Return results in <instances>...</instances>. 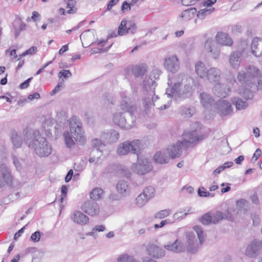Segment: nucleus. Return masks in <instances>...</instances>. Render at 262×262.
Masks as SVG:
<instances>
[{
	"mask_svg": "<svg viewBox=\"0 0 262 262\" xmlns=\"http://www.w3.org/2000/svg\"><path fill=\"white\" fill-rule=\"evenodd\" d=\"M262 252V241L254 239L247 247L245 251L246 256L256 258Z\"/></svg>",
	"mask_w": 262,
	"mask_h": 262,
	"instance_id": "11",
	"label": "nucleus"
},
{
	"mask_svg": "<svg viewBox=\"0 0 262 262\" xmlns=\"http://www.w3.org/2000/svg\"><path fill=\"white\" fill-rule=\"evenodd\" d=\"M214 94L219 97H226L230 91V89L225 84L217 82L213 88Z\"/></svg>",
	"mask_w": 262,
	"mask_h": 262,
	"instance_id": "25",
	"label": "nucleus"
},
{
	"mask_svg": "<svg viewBox=\"0 0 262 262\" xmlns=\"http://www.w3.org/2000/svg\"><path fill=\"white\" fill-rule=\"evenodd\" d=\"M123 112L117 111L113 114L112 120L118 127L125 129L132 128L134 125L135 119L133 117L136 108L126 96L123 97L119 105Z\"/></svg>",
	"mask_w": 262,
	"mask_h": 262,
	"instance_id": "1",
	"label": "nucleus"
},
{
	"mask_svg": "<svg viewBox=\"0 0 262 262\" xmlns=\"http://www.w3.org/2000/svg\"><path fill=\"white\" fill-rule=\"evenodd\" d=\"M12 159L14 166L17 170L20 168V164L18 159L14 155H12Z\"/></svg>",
	"mask_w": 262,
	"mask_h": 262,
	"instance_id": "58",
	"label": "nucleus"
},
{
	"mask_svg": "<svg viewBox=\"0 0 262 262\" xmlns=\"http://www.w3.org/2000/svg\"><path fill=\"white\" fill-rule=\"evenodd\" d=\"M147 71V66L145 64L137 65L133 68L132 72L136 77L143 76Z\"/></svg>",
	"mask_w": 262,
	"mask_h": 262,
	"instance_id": "36",
	"label": "nucleus"
},
{
	"mask_svg": "<svg viewBox=\"0 0 262 262\" xmlns=\"http://www.w3.org/2000/svg\"><path fill=\"white\" fill-rule=\"evenodd\" d=\"M242 53L239 51H235L231 54L229 62L231 67L237 69L240 66Z\"/></svg>",
	"mask_w": 262,
	"mask_h": 262,
	"instance_id": "27",
	"label": "nucleus"
},
{
	"mask_svg": "<svg viewBox=\"0 0 262 262\" xmlns=\"http://www.w3.org/2000/svg\"><path fill=\"white\" fill-rule=\"evenodd\" d=\"M233 164L232 162H227L224 163L223 164L219 166L216 169H215L213 173L214 175L218 174L221 172L223 170L227 168H229L231 167Z\"/></svg>",
	"mask_w": 262,
	"mask_h": 262,
	"instance_id": "45",
	"label": "nucleus"
},
{
	"mask_svg": "<svg viewBox=\"0 0 262 262\" xmlns=\"http://www.w3.org/2000/svg\"><path fill=\"white\" fill-rule=\"evenodd\" d=\"M215 11L214 7H210L209 8H205L196 11V17L201 20H204L207 16L211 15Z\"/></svg>",
	"mask_w": 262,
	"mask_h": 262,
	"instance_id": "34",
	"label": "nucleus"
},
{
	"mask_svg": "<svg viewBox=\"0 0 262 262\" xmlns=\"http://www.w3.org/2000/svg\"><path fill=\"white\" fill-rule=\"evenodd\" d=\"M67 8L70 9L67 11L69 14H72L76 12V9L75 8L76 1L75 0H66Z\"/></svg>",
	"mask_w": 262,
	"mask_h": 262,
	"instance_id": "47",
	"label": "nucleus"
},
{
	"mask_svg": "<svg viewBox=\"0 0 262 262\" xmlns=\"http://www.w3.org/2000/svg\"><path fill=\"white\" fill-rule=\"evenodd\" d=\"M221 72L217 68L212 67L208 70L206 79L208 80L210 82L215 84L219 82L221 79Z\"/></svg>",
	"mask_w": 262,
	"mask_h": 262,
	"instance_id": "21",
	"label": "nucleus"
},
{
	"mask_svg": "<svg viewBox=\"0 0 262 262\" xmlns=\"http://www.w3.org/2000/svg\"><path fill=\"white\" fill-rule=\"evenodd\" d=\"M200 98L201 104L205 107H207L211 105L214 101L212 97L206 93H202L200 94Z\"/></svg>",
	"mask_w": 262,
	"mask_h": 262,
	"instance_id": "35",
	"label": "nucleus"
},
{
	"mask_svg": "<svg viewBox=\"0 0 262 262\" xmlns=\"http://www.w3.org/2000/svg\"><path fill=\"white\" fill-rule=\"evenodd\" d=\"M198 194L201 197H207L209 195V191L202 187L199 189Z\"/></svg>",
	"mask_w": 262,
	"mask_h": 262,
	"instance_id": "56",
	"label": "nucleus"
},
{
	"mask_svg": "<svg viewBox=\"0 0 262 262\" xmlns=\"http://www.w3.org/2000/svg\"><path fill=\"white\" fill-rule=\"evenodd\" d=\"M81 208L84 212L91 216H97L100 212V207L98 204L92 201L84 202Z\"/></svg>",
	"mask_w": 262,
	"mask_h": 262,
	"instance_id": "13",
	"label": "nucleus"
},
{
	"mask_svg": "<svg viewBox=\"0 0 262 262\" xmlns=\"http://www.w3.org/2000/svg\"><path fill=\"white\" fill-rule=\"evenodd\" d=\"M101 138L110 143L116 142L119 138V133L115 130H111L107 133H102Z\"/></svg>",
	"mask_w": 262,
	"mask_h": 262,
	"instance_id": "30",
	"label": "nucleus"
},
{
	"mask_svg": "<svg viewBox=\"0 0 262 262\" xmlns=\"http://www.w3.org/2000/svg\"><path fill=\"white\" fill-rule=\"evenodd\" d=\"M40 238V233L39 231H36L31 236V240L34 243L38 242Z\"/></svg>",
	"mask_w": 262,
	"mask_h": 262,
	"instance_id": "53",
	"label": "nucleus"
},
{
	"mask_svg": "<svg viewBox=\"0 0 262 262\" xmlns=\"http://www.w3.org/2000/svg\"><path fill=\"white\" fill-rule=\"evenodd\" d=\"M164 248L168 251L174 253H180L183 252L185 247L182 242L176 239L173 243L165 245Z\"/></svg>",
	"mask_w": 262,
	"mask_h": 262,
	"instance_id": "26",
	"label": "nucleus"
},
{
	"mask_svg": "<svg viewBox=\"0 0 262 262\" xmlns=\"http://www.w3.org/2000/svg\"><path fill=\"white\" fill-rule=\"evenodd\" d=\"M104 195V190L98 187L94 188L90 192V197L91 199L94 201H99L102 199Z\"/></svg>",
	"mask_w": 262,
	"mask_h": 262,
	"instance_id": "33",
	"label": "nucleus"
},
{
	"mask_svg": "<svg viewBox=\"0 0 262 262\" xmlns=\"http://www.w3.org/2000/svg\"><path fill=\"white\" fill-rule=\"evenodd\" d=\"M118 262H138L132 256L128 254H122L117 258Z\"/></svg>",
	"mask_w": 262,
	"mask_h": 262,
	"instance_id": "44",
	"label": "nucleus"
},
{
	"mask_svg": "<svg viewBox=\"0 0 262 262\" xmlns=\"http://www.w3.org/2000/svg\"><path fill=\"white\" fill-rule=\"evenodd\" d=\"M193 230L198 235V237L199 239V244L202 245L205 238V235L203 229L199 226H195L193 227Z\"/></svg>",
	"mask_w": 262,
	"mask_h": 262,
	"instance_id": "42",
	"label": "nucleus"
},
{
	"mask_svg": "<svg viewBox=\"0 0 262 262\" xmlns=\"http://www.w3.org/2000/svg\"><path fill=\"white\" fill-rule=\"evenodd\" d=\"M171 213L169 209L160 210L155 214V217L158 219H162L168 216Z\"/></svg>",
	"mask_w": 262,
	"mask_h": 262,
	"instance_id": "46",
	"label": "nucleus"
},
{
	"mask_svg": "<svg viewBox=\"0 0 262 262\" xmlns=\"http://www.w3.org/2000/svg\"><path fill=\"white\" fill-rule=\"evenodd\" d=\"M215 39L216 42L222 46H231L233 44L231 38L225 33H217L216 35Z\"/></svg>",
	"mask_w": 262,
	"mask_h": 262,
	"instance_id": "24",
	"label": "nucleus"
},
{
	"mask_svg": "<svg viewBox=\"0 0 262 262\" xmlns=\"http://www.w3.org/2000/svg\"><path fill=\"white\" fill-rule=\"evenodd\" d=\"M232 103L235 105L236 108L238 110L245 109L248 106L247 102L240 98H234L232 99Z\"/></svg>",
	"mask_w": 262,
	"mask_h": 262,
	"instance_id": "39",
	"label": "nucleus"
},
{
	"mask_svg": "<svg viewBox=\"0 0 262 262\" xmlns=\"http://www.w3.org/2000/svg\"><path fill=\"white\" fill-rule=\"evenodd\" d=\"M240 93H241V95H243V97L247 100L250 99L252 98L253 95L251 91L248 89H245L242 94L241 92Z\"/></svg>",
	"mask_w": 262,
	"mask_h": 262,
	"instance_id": "55",
	"label": "nucleus"
},
{
	"mask_svg": "<svg viewBox=\"0 0 262 262\" xmlns=\"http://www.w3.org/2000/svg\"><path fill=\"white\" fill-rule=\"evenodd\" d=\"M258 75L259 70L254 66H249L245 69V71L238 73L237 79L243 85L250 86L254 84Z\"/></svg>",
	"mask_w": 262,
	"mask_h": 262,
	"instance_id": "6",
	"label": "nucleus"
},
{
	"mask_svg": "<svg viewBox=\"0 0 262 262\" xmlns=\"http://www.w3.org/2000/svg\"><path fill=\"white\" fill-rule=\"evenodd\" d=\"M131 170L140 176L145 175L149 172L152 168V165L147 159L138 156L137 163L131 166Z\"/></svg>",
	"mask_w": 262,
	"mask_h": 262,
	"instance_id": "9",
	"label": "nucleus"
},
{
	"mask_svg": "<svg viewBox=\"0 0 262 262\" xmlns=\"http://www.w3.org/2000/svg\"><path fill=\"white\" fill-rule=\"evenodd\" d=\"M261 151L259 148H257L253 154L251 160L252 161H255L257 159L261 156Z\"/></svg>",
	"mask_w": 262,
	"mask_h": 262,
	"instance_id": "57",
	"label": "nucleus"
},
{
	"mask_svg": "<svg viewBox=\"0 0 262 262\" xmlns=\"http://www.w3.org/2000/svg\"><path fill=\"white\" fill-rule=\"evenodd\" d=\"M167 151L166 150H163L157 152L154 157V160L156 163L160 164H165L169 162L170 157L167 156Z\"/></svg>",
	"mask_w": 262,
	"mask_h": 262,
	"instance_id": "29",
	"label": "nucleus"
},
{
	"mask_svg": "<svg viewBox=\"0 0 262 262\" xmlns=\"http://www.w3.org/2000/svg\"><path fill=\"white\" fill-rule=\"evenodd\" d=\"M183 77L182 75L179 74L168 79V88L166 90L168 97L177 100L184 99L191 96L192 90L190 84H185L183 88L181 86Z\"/></svg>",
	"mask_w": 262,
	"mask_h": 262,
	"instance_id": "2",
	"label": "nucleus"
},
{
	"mask_svg": "<svg viewBox=\"0 0 262 262\" xmlns=\"http://www.w3.org/2000/svg\"><path fill=\"white\" fill-rule=\"evenodd\" d=\"M70 133L66 132L63 134L65 143L68 147H72L75 144L74 140L79 144H83L86 141L84 132L82 129V123L79 120L75 117L71 118L69 121Z\"/></svg>",
	"mask_w": 262,
	"mask_h": 262,
	"instance_id": "4",
	"label": "nucleus"
},
{
	"mask_svg": "<svg viewBox=\"0 0 262 262\" xmlns=\"http://www.w3.org/2000/svg\"><path fill=\"white\" fill-rule=\"evenodd\" d=\"M200 138L196 130L184 132L181 140H179L176 143L169 145L166 149L167 154L171 159H176L181 156L182 149H187L191 146Z\"/></svg>",
	"mask_w": 262,
	"mask_h": 262,
	"instance_id": "3",
	"label": "nucleus"
},
{
	"mask_svg": "<svg viewBox=\"0 0 262 262\" xmlns=\"http://www.w3.org/2000/svg\"><path fill=\"white\" fill-rule=\"evenodd\" d=\"M208 70L205 63L202 61L197 62L195 64V72L200 78H206Z\"/></svg>",
	"mask_w": 262,
	"mask_h": 262,
	"instance_id": "31",
	"label": "nucleus"
},
{
	"mask_svg": "<svg viewBox=\"0 0 262 262\" xmlns=\"http://www.w3.org/2000/svg\"><path fill=\"white\" fill-rule=\"evenodd\" d=\"M156 83L151 79H148L144 84L146 94L143 98L144 104L146 108L155 106V102L159 99V97L155 95V90Z\"/></svg>",
	"mask_w": 262,
	"mask_h": 262,
	"instance_id": "8",
	"label": "nucleus"
},
{
	"mask_svg": "<svg viewBox=\"0 0 262 262\" xmlns=\"http://www.w3.org/2000/svg\"><path fill=\"white\" fill-rule=\"evenodd\" d=\"M118 2L119 0H111L107 5V10H110Z\"/></svg>",
	"mask_w": 262,
	"mask_h": 262,
	"instance_id": "64",
	"label": "nucleus"
},
{
	"mask_svg": "<svg viewBox=\"0 0 262 262\" xmlns=\"http://www.w3.org/2000/svg\"><path fill=\"white\" fill-rule=\"evenodd\" d=\"M141 193L149 201L155 196L156 191L154 187L148 186L144 188Z\"/></svg>",
	"mask_w": 262,
	"mask_h": 262,
	"instance_id": "38",
	"label": "nucleus"
},
{
	"mask_svg": "<svg viewBox=\"0 0 262 262\" xmlns=\"http://www.w3.org/2000/svg\"><path fill=\"white\" fill-rule=\"evenodd\" d=\"M216 2V0H203L202 4L203 6L207 8L212 7V6Z\"/></svg>",
	"mask_w": 262,
	"mask_h": 262,
	"instance_id": "54",
	"label": "nucleus"
},
{
	"mask_svg": "<svg viewBox=\"0 0 262 262\" xmlns=\"http://www.w3.org/2000/svg\"><path fill=\"white\" fill-rule=\"evenodd\" d=\"M130 9V4L127 3L126 2H124L121 6V11L123 12L128 11Z\"/></svg>",
	"mask_w": 262,
	"mask_h": 262,
	"instance_id": "61",
	"label": "nucleus"
},
{
	"mask_svg": "<svg viewBox=\"0 0 262 262\" xmlns=\"http://www.w3.org/2000/svg\"><path fill=\"white\" fill-rule=\"evenodd\" d=\"M136 30V26L135 23L123 19L121 21L119 27L118 34L119 35H124L127 33L134 34Z\"/></svg>",
	"mask_w": 262,
	"mask_h": 262,
	"instance_id": "16",
	"label": "nucleus"
},
{
	"mask_svg": "<svg viewBox=\"0 0 262 262\" xmlns=\"http://www.w3.org/2000/svg\"><path fill=\"white\" fill-rule=\"evenodd\" d=\"M37 51V47L35 46H33L31 47L28 50H27L24 52H23L21 54L19 55V58L21 57L25 56L27 55H32L34 54ZM20 58H18V60H19Z\"/></svg>",
	"mask_w": 262,
	"mask_h": 262,
	"instance_id": "51",
	"label": "nucleus"
},
{
	"mask_svg": "<svg viewBox=\"0 0 262 262\" xmlns=\"http://www.w3.org/2000/svg\"><path fill=\"white\" fill-rule=\"evenodd\" d=\"M29 147L34 149L36 154L39 157H48L52 152L51 145L46 139L38 134L32 141L27 139L26 141Z\"/></svg>",
	"mask_w": 262,
	"mask_h": 262,
	"instance_id": "5",
	"label": "nucleus"
},
{
	"mask_svg": "<svg viewBox=\"0 0 262 262\" xmlns=\"http://www.w3.org/2000/svg\"><path fill=\"white\" fill-rule=\"evenodd\" d=\"M196 13V9L191 8L182 12L179 15V18L181 21H188L192 19Z\"/></svg>",
	"mask_w": 262,
	"mask_h": 262,
	"instance_id": "28",
	"label": "nucleus"
},
{
	"mask_svg": "<svg viewBox=\"0 0 262 262\" xmlns=\"http://www.w3.org/2000/svg\"><path fill=\"white\" fill-rule=\"evenodd\" d=\"M149 201L141 193L135 200V204L139 208L143 207L145 206Z\"/></svg>",
	"mask_w": 262,
	"mask_h": 262,
	"instance_id": "40",
	"label": "nucleus"
},
{
	"mask_svg": "<svg viewBox=\"0 0 262 262\" xmlns=\"http://www.w3.org/2000/svg\"><path fill=\"white\" fill-rule=\"evenodd\" d=\"M204 47L206 51L210 53L213 58H218L220 54V49L212 38H208L206 40Z\"/></svg>",
	"mask_w": 262,
	"mask_h": 262,
	"instance_id": "17",
	"label": "nucleus"
},
{
	"mask_svg": "<svg viewBox=\"0 0 262 262\" xmlns=\"http://www.w3.org/2000/svg\"><path fill=\"white\" fill-rule=\"evenodd\" d=\"M236 207L238 210L237 213H239L243 211L245 212L247 211V201L244 199H241L236 201Z\"/></svg>",
	"mask_w": 262,
	"mask_h": 262,
	"instance_id": "43",
	"label": "nucleus"
},
{
	"mask_svg": "<svg viewBox=\"0 0 262 262\" xmlns=\"http://www.w3.org/2000/svg\"><path fill=\"white\" fill-rule=\"evenodd\" d=\"M216 110L221 116L231 115L233 108L231 103L227 100L221 99L216 103Z\"/></svg>",
	"mask_w": 262,
	"mask_h": 262,
	"instance_id": "14",
	"label": "nucleus"
},
{
	"mask_svg": "<svg viewBox=\"0 0 262 262\" xmlns=\"http://www.w3.org/2000/svg\"><path fill=\"white\" fill-rule=\"evenodd\" d=\"M185 210L181 209L178 210L173 216V219L172 220L170 219H167L162 221L159 224H155L154 228L157 229L158 228H162L166 224H171L175 222L176 220L179 219H182L184 218L188 214L190 213V209L187 210V212Z\"/></svg>",
	"mask_w": 262,
	"mask_h": 262,
	"instance_id": "15",
	"label": "nucleus"
},
{
	"mask_svg": "<svg viewBox=\"0 0 262 262\" xmlns=\"http://www.w3.org/2000/svg\"><path fill=\"white\" fill-rule=\"evenodd\" d=\"M164 67L168 72L172 73H177L180 69V62L178 57L175 55L166 57L164 59Z\"/></svg>",
	"mask_w": 262,
	"mask_h": 262,
	"instance_id": "12",
	"label": "nucleus"
},
{
	"mask_svg": "<svg viewBox=\"0 0 262 262\" xmlns=\"http://www.w3.org/2000/svg\"><path fill=\"white\" fill-rule=\"evenodd\" d=\"M105 230V227L104 225H97L95 226L92 229V231L87 233V235L90 236H93L95 232H102Z\"/></svg>",
	"mask_w": 262,
	"mask_h": 262,
	"instance_id": "49",
	"label": "nucleus"
},
{
	"mask_svg": "<svg viewBox=\"0 0 262 262\" xmlns=\"http://www.w3.org/2000/svg\"><path fill=\"white\" fill-rule=\"evenodd\" d=\"M116 188L118 192L122 195L128 194L130 191V188L127 182L123 180L118 182Z\"/></svg>",
	"mask_w": 262,
	"mask_h": 262,
	"instance_id": "32",
	"label": "nucleus"
},
{
	"mask_svg": "<svg viewBox=\"0 0 262 262\" xmlns=\"http://www.w3.org/2000/svg\"><path fill=\"white\" fill-rule=\"evenodd\" d=\"M68 191V189L66 186H62L61 189V198L60 199V202H62L63 198L66 196Z\"/></svg>",
	"mask_w": 262,
	"mask_h": 262,
	"instance_id": "63",
	"label": "nucleus"
},
{
	"mask_svg": "<svg viewBox=\"0 0 262 262\" xmlns=\"http://www.w3.org/2000/svg\"><path fill=\"white\" fill-rule=\"evenodd\" d=\"M92 145L94 147L91 152L89 162L96 164L101 163L100 158L102 156L101 149L104 147V144L101 140L95 138L92 140Z\"/></svg>",
	"mask_w": 262,
	"mask_h": 262,
	"instance_id": "10",
	"label": "nucleus"
},
{
	"mask_svg": "<svg viewBox=\"0 0 262 262\" xmlns=\"http://www.w3.org/2000/svg\"><path fill=\"white\" fill-rule=\"evenodd\" d=\"M12 182L11 176L9 169L4 164L0 165V187L4 186L6 184H11Z\"/></svg>",
	"mask_w": 262,
	"mask_h": 262,
	"instance_id": "18",
	"label": "nucleus"
},
{
	"mask_svg": "<svg viewBox=\"0 0 262 262\" xmlns=\"http://www.w3.org/2000/svg\"><path fill=\"white\" fill-rule=\"evenodd\" d=\"M242 30V27L239 25H235L232 27V32L234 33H241Z\"/></svg>",
	"mask_w": 262,
	"mask_h": 262,
	"instance_id": "59",
	"label": "nucleus"
},
{
	"mask_svg": "<svg viewBox=\"0 0 262 262\" xmlns=\"http://www.w3.org/2000/svg\"><path fill=\"white\" fill-rule=\"evenodd\" d=\"M71 76V73L68 70H62L58 73V77L59 78H67Z\"/></svg>",
	"mask_w": 262,
	"mask_h": 262,
	"instance_id": "52",
	"label": "nucleus"
},
{
	"mask_svg": "<svg viewBox=\"0 0 262 262\" xmlns=\"http://www.w3.org/2000/svg\"><path fill=\"white\" fill-rule=\"evenodd\" d=\"M201 222L204 225H208L212 223L211 216L209 213L205 214L201 217Z\"/></svg>",
	"mask_w": 262,
	"mask_h": 262,
	"instance_id": "50",
	"label": "nucleus"
},
{
	"mask_svg": "<svg viewBox=\"0 0 262 262\" xmlns=\"http://www.w3.org/2000/svg\"><path fill=\"white\" fill-rule=\"evenodd\" d=\"M251 52L253 55L256 57L262 56V39L258 37H254L251 45Z\"/></svg>",
	"mask_w": 262,
	"mask_h": 262,
	"instance_id": "23",
	"label": "nucleus"
},
{
	"mask_svg": "<svg viewBox=\"0 0 262 262\" xmlns=\"http://www.w3.org/2000/svg\"><path fill=\"white\" fill-rule=\"evenodd\" d=\"M32 78H30L25 81L19 85V88L21 89H26L29 86V82L31 80Z\"/></svg>",
	"mask_w": 262,
	"mask_h": 262,
	"instance_id": "62",
	"label": "nucleus"
},
{
	"mask_svg": "<svg viewBox=\"0 0 262 262\" xmlns=\"http://www.w3.org/2000/svg\"><path fill=\"white\" fill-rule=\"evenodd\" d=\"M11 141L13 146L17 148L21 146L22 144V139L20 136L16 133H13L11 136Z\"/></svg>",
	"mask_w": 262,
	"mask_h": 262,
	"instance_id": "41",
	"label": "nucleus"
},
{
	"mask_svg": "<svg viewBox=\"0 0 262 262\" xmlns=\"http://www.w3.org/2000/svg\"><path fill=\"white\" fill-rule=\"evenodd\" d=\"M148 254L155 258H161L165 255V250L154 244H149L147 247Z\"/></svg>",
	"mask_w": 262,
	"mask_h": 262,
	"instance_id": "19",
	"label": "nucleus"
},
{
	"mask_svg": "<svg viewBox=\"0 0 262 262\" xmlns=\"http://www.w3.org/2000/svg\"><path fill=\"white\" fill-rule=\"evenodd\" d=\"M186 247L188 251L194 252L199 248V244L195 238L194 233L188 232L186 234Z\"/></svg>",
	"mask_w": 262,
	"mask_h": 262,
	"instance_id": "20",
	"label": "nucleus"
},
{
	"mask_svg": "<svg viewBox=\"0 0 262 262\" xmlns=\"http://www.w3.org/2000/svg\"><path fill=\"white\" fill-rule=\"evenodd\" d=\"M71 219L74 223L84 225L89 223V218L80 211H74L71 215Z\"/></svg>",
	"mask_w": 262,
	"mask_h": 262,
	"instance_id": "22",
	"label": "nucleus"
},
{
	"mask_svg": "<svg viewBox=\"0 0 262 262\" xmlns=\"http://www.w3.org/2000/svg\"><path fill=\"white\" fill-rule=\"evenodd\" d=\"M251 217L253 221V223L254 226H257L259 224L260 222V219L259 216L255 214H252L251 215Z\"/></svg>",
	"mask_w": 262,
	"mask_h": 262,
	"instance_id": "60",
	"label": "nucleus"
},
{
	"mask_svg": "<svg viewBox=\"0 0 262 262\" xmlns=\"http://www.w3.org/2000/svg\"><path fill=\"white\" fill-rule=\"evenodd\" d=\"M141 143L139 140L126 141L118 145L117 153L120 156L127 155L129 153H133L137 155L141 150Z\"/></svg>",
	"mask_w": 262,
	"mask_h": 262,
	"instance_id": "7",
	"label": "nucleus"
},
{
	"mask_svg": "<svg viewBox=\"0 0 262 262\" xmlns=\"http://www.w3.org/2000/svg\"><path fill=\"white\" fill-rule=\"evenodd\" d=\"M195 112L194 107L192 106H182L180 110V113L184 118L191 117Z\"/></svg>",
	"mask_w": 262,
	"mask_h": 262,
	"instance_id": "37",
	"label": "nucleus"
},
{
	"mask_svg": "<svg viewBox=\"0 0 262 262\" xmlns=\"http://www.w3.org/2000/svg\"><path fill=\"white\" fill-rule=\"evenodd\" d=\"M224 216L222 212L217 211L211 216L212 222L213 224L217 223L219 221L222 220Z\"/></svg>",
	"mask_w": 262,
	"mask_h": 262,
	"instance_id": "48",
	"label": "nucleus"
}]
</instances>
